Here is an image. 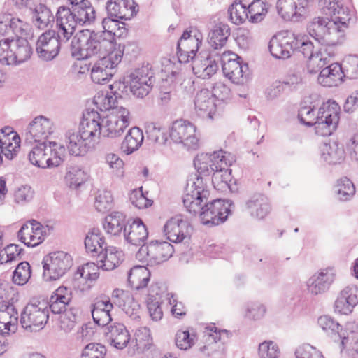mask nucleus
I'll list each match as a JSON object with an SVG mask.
<instances>
[{"mask_svg": "<svg viewBox=\"0 0 358 358\" xmlns=\"http://www.w3.org/2000/svg\"><path fill=\"white\" fill-rule=\"evenodd\" d=\"M319 6L327 17H315L307 24L309 35L321 45H338L343 42L344 31L350 20L348 8L339 0H320Z\"/></svg>", "mask_w": 358, "mask_h": 358, "instance_id": "obj_1", "label": "nucleus"}, {"mask_svg": "<svg viewBox=\"0 0 358 358\" xmlns=\"http://www.w3.org/2000/svg\"><path fill=\"white\" fill-rule=\"evenodd\" d=\"M210 192L207 189V195L203 197L199 194L189 193V188L183 196L182 201L187 210L193 215H199L201 222L205 225L216 226L224 222L231 213L233 203L230 200L221 199L208 201Z\"/></svg>", "mask_w": 358, "mask_h": 358, "instance_id": "obj_2", "label": "nucleus"}, {"mask_svg": "<svg viewBox=\"0 0 358 358\" xmlns=\"http://www.w3.org/2000/svg\"><path fill=\"white\" fill-rule=\"evenodd\" d=\"M69 6H61L56 13L57 26L69 41L77 27L93 25L98 20L95 8L90 0H67Z\"/></svg>", "mask_w": 358, "mask_h": 358, "instance_id": "obj_3", "label": "nucleus"}, {"mask_svg": "<svg viewBox=\"0 0 358 358\" xmlns=\"http://www.w3.org/2000/svg\"><path fill=\"white\" fill-rule=\"evenodd\" d=\"M115 36L116 33L113 30H80L72 38L71 55L75 59L80 60L87 59L97 54L106 53L116 48Z\"/></svg>", "mask_w": 358, "mask_h": 358, "instance_id": "obj_4", "label": "nucleus"}, {"mask_svg": "<svg viewBox=\"0 0 358 358\" xmlns=\"http://www.w3.org/2000/svg\"><path fill=\"white\" fill-rule=\"evenodd\" d=\"M222 150L214 151L213 153L198 154L194 159V166L196 170L194 175H191L187 182L186 188H189V193L199 194L203 197L207 195V182L210 180V175L213 174L215 169L220 167L224 162V154Z\"/></svg>", "mask_w": 358, "mask_h": 358, "instance_id": "obj_5", "label": "nucleus"}, {"mask_svg": "<svg viewBox=\"0 0 358 358\" xmlns=\"http://www.w3.org/2000/svg\"><path fill=\"white\" fill-rule=\"evenodd\" d=\"M268 50L271 55L278 59H286L290 57L291 50H297L302 53L304 58L309 60V63H313L315 60L322 57V49L314 52V45L306 35L293 34L292 37L285 36L282 38L273 36L268 43Z\"/></svg>", "mask_w": 358, "mask_h": 358, "instance_id": "obj_6", "label": "nucleus"}, {"mask_svg": "<svg viewBox=\"0 0 358 358\" xmlns=\"http://www.w3.org/2000/svg\"><path fill=\"white\" fill-rule=\"evenodd\" d=\"M124 49L125 45L119 43L117 49L107 52L106 55L94 64L90 75L94 83L104 85L111 80L116 72V67L122 59Z\"/></svg>", "mask_w": 358, "mask_h": 358, "instance_id": "obj_7", "label": "nucleus"}, {"mask_svg": "<svg viewBox=\"0 0 358 358\" xmlns=\"http://www.w3.org/2000/svg\"><path fill=\"white\" fill-rule=\"evenodd\" d=\"M50 148L46 143H41L34 146L28 155L29 162L34 166L42 168H53L59 166L65 158V147L58 145L56 142L49 141Z\"/></svg>", "mask_w": 358, "mask_h": 358, "instance_id": "obj_8", "label": "nucleus"}, {"mask_svg": "<svg viewBox=\"0 0 358 358\" xmlns=\"http://www.w3.org/2000/svg\"><path fill=\"white\" fill-rule=\"evenodd\" d=\"M43 278L46 281L59 279L72 266L70 255L63 251H56L45 255L42 261Z\"/></svg>", "mask_w": 358, "mask_h": 358, "instance_id": "obj_9", "label": "nucleus"}, {"mask_svg": "<svg viewBox=\"0 0 358 358\" xmlns=\"http://www.w3.org/2000/svg\"><path fill=\"white\" fill-rule=\"evenodd\" d=\"M130 92L136 98L143 99L152 90L155 83L152 65L147 64L136 68L129 75Z\"/></svg>", "mask_w": 358, "mask_h": 358, "instance_id": "obj_10", "label": "nucleus"}, {"mask_svg": "<svg viewBox=\"0 0 358 358\" xmlns=\"http://www.w3.org/2000/svg\"><path fill=\"white\" fill-rule=\"evenodd\" d=\"M341 114V107L334 100L329 99L323 103L318 110L320 124L317 126V135L329 136L336 129Z\"/></svg>", "mask_w": 358, "mask_h": 358, "instance_id": "obj_11", "label": "nucleus"}, {"mask_svg": "<svg viewBox=\"0 0 358 358\" xmlns=\"http://www.w3.org/2000/svg\"><path fill=\"white\" fill-rule=\"evenodd\" d=\"M196 128L192 122L182 119L174 121L169 130V137L176 143H182L187 150H197L199 139Z\"/></svg>", "mask_w": 358, "mask_h": 358, "instance_id": "obj_12", "label": "nucleus"}, {"mask_svg": "<svg viewBox=\"0 0 358 358\" xmlns=\"http://www.w3.org/2000/svg\"><path fill=\"white\" fill-rule=\"evenodd\" d=\"M194 57L191 66L194 74L200 78H210L218 70L220 53L215 50H202L196 55H192Z\"/></svg>", "mask_w": 358, "mask_h": 358, "instance_id": "obj_13", "label": "nucleus"}, {"mask_svg": "<svg viewBox=\"0 0 358 358\" xmlns=\"http://www.w3.org/2000/svg\"><path fill=\"white\" fill-rule=\"evenodd\" d=\"M47 306L44 308L34 304H27L20 315V324L23 329L30 332L43 328L49 317Z\"/></svg>", "mask_w": 358, "mask_h": 358, "instance_id": "obj_14", "label": "nucleus"}, {"mask_svg": "<svg viewBox=\"0 0 358 358\" xmlns=\"http://www.w3.org/2000/svg\"><path fill=\"white\" fill-rule=\"evenodd\" d=\"M336 275V272L334 267L320 269L306 281L308 292L313 296L325 294L334 283Z\"/></svg>", "mask_w": 358, "mask_h": 358, "instance_id": "obj_15", "label": "nucleus"}, {"mask_svg": "<svg viewBox=\"0 0 358 358\" xmlns=\"http://www.w3.org/2000/svg\"><path fill=\"white\" fill-rule=\"evenodd\" d=\"M190 223L178 215L168 220L164 226V232L171 242L180 243L190 239Z\"/></svg>", "mask_w": 358, "mask_h": 358, "instance_id": "obj_16", "label": "nucleus"}, {"mask_svg": "<svg viewBox=\"0 0 358 358\" xmlns=\"http://www.w3.org/2000/svg\"><path fill=\"white\" fill-rule=\"evenodd\" d=\"M327 64V58H319L317 66L322 69L317 78L318 83L324 87L338 86L341 84L345 78L341 64L335 62L324 67Z\"/></svg>", "mask_w": 358, "mask_h": 358, "instance_id": "obj_17", "label": "nucleus"}, {"mask_svg": "<svg viewBox=\"0 0 358 358\" xmlns=\"http://www.w3.org/2000/svg\"><path fill=\"white\" fill-rule=\"evenodd\" d=\"M226 164H221L220 167L215 169V172L210 178L215 189L220 191L229 189L231 192L238 191L236 180L231 176V169L228 166L231 165V162L224 155Z\"/></svg>", "mask_w": 358, "mask_h": 358, "instance_id": "obj_18", "label": "nucleus"}, {"mask_svg": "<svg viewBox=\"0 0 358 358\" xmlns=\"http://www.w3.org/2000/svg\"><path fill=\"white\" fill-rule=\"evenodd\" d=\"M122 0H108L106 3V10L108 17L101 20L102 28L105 30H113L115 31V27H118L117 30L120 31L119 36L125 33L126 29L124 27H120V15H123V13L127 10L122 8ZM122 25L125 23L121 22Z\"/></svg>", "mask_w": 358, "mask_h": 358, "instance_id": "obj_19", "label": "nucleus"}, {"mask_svg": "<svg viewBox=\"0 0 358 358\" xmlns=\"http://www.w3.org/2000/svg\"><path fill=\"white\" fill-rule=\"evenodd\" d=\"M129 111L127 108L122 106L117 108V113L110 116L106 120V128L108 131L106 136L109 138L121 136L129 124Z\"/></svg>", "mask_w": 358, "mask_h": 358, "instance_id": "obj_20", "label": "nucleus"}, {"mask_svg": "<svg viewBox=\"0 0 358 358\" xmlns=\"http://www.w3.org/2000/svg\"><path fill=\"white\" fill-rule=\"evenodd\" d=\"M127 231L124 233L125 241L134 245L139 246L148 238V231L140 217L128 220Z\"/></svg>", "mask_w": 358, "mask_h": 358, "instance_id": "obj_21", "label": "nucleus"}, {"mask_svg": "<svg viewBox=\"0 0 358 358\" xmlns=\"http://www.w3.org/2000/svg\"><path fill=\"white\" fill-rule=\"evenodd\" d=\"M210 24L212 27L208 34V43L213 48L214 50L223 48L228 38L231 34V30L229 25L220 20H213Z\"/></svg>", "mask_w": 358, "mask_h": 358, "instance_id": "obj_22", "label": "nucleus"}, {"mask_svg": "<svg viewBox=\"0 0 358 358\" xmlns=\"http://www.w3.org/2000/svg\"><path fill=\"white\" fill-rule=\"evenodd\" d=\"M28 134L36 143H46L49 135L52 134V122L44 116L40 115L34 118L28 125Z\"/></svg>", "mask_w": 358, "mask_h": 358, "instance_id": "obj_23", "label": "nucleus"}, {"mask_svg": "<svg viewBox=\"0 0 358 358\" xmlns=\"http://www.w3.org/2000/svg\"><path fill=\"white\" fill-rule=\"evenodd\" d=\"M319 326L327 334L334 336V341L341 340V350L345 348L346 343L348 341V331L343 329L333 317L329 315L320 316L317 320Z\"/></svg>", "mask_w": 358, "mask_h": 358, "instance_id": "obj_24", "label": "nucleus"}, {"mask_svg": "<svg viewBox=\"0 0 358 358\" xmlns=\"http://www.w3.org/2000/svg\"><path fill=\"white\" fill-rule=\"evenodd\" d=\"M252 217L263 220L271 211L269 199L263 194H255L245 203Z\"/></svg>", "mask_w": 358, "mask_h": 358, "instance_id": "obj_25", "label": "nucleus"}, {"mask_svg": "<svg viewBox=\"0 0 358 358\" xmlns=\"http://www.w3.org/2000/svg\"><path fill=\"white\" fill-rule=\"evenodd\" d=\"M203 35L196 29L191 28L185 30L177 42L176 49L183 48V51H189L194 55L198 54V50L202 43Z\"/></svg>", "mask_w": 358, "mask_h": 358, "instance_id": "obj_26", "label": "nucleus"}, {"mask_svg": "<svg viewBox=\"0 0 358 358\" xmlns=\"http://www.w3.org/2000/svg\"><path fill=\"white\" fill-rule=\"evenodd\" d=\"M124 254L115 247H106L97 257V270L100 268L105 271H112L119 266L123 261Z\"/></svg>", "mask_w": 358, "mask_h": 358, "instance_id": "obj_27", "label": "nucleus"}, {"mask_svg": "<svg viewBox=\"0 0 358 358\" xmlns=\"http://www.w3.org/2000/svg\"><path fill=\"white\" fill-rule=\"evenodd\" d=\"M84 243L86 252L94 257H97L108 246L104 236L98 228H93L88 231Z\"/></svg>", "mask_w": 358, "mask_h": 358, "instance_id": "obj_28", "label": "nucleus"}, {"mask_svg": "<svg viewBox=\"0 0 358 358\" xmlns=\"http://www.w3.org/2000/svg\"><path fill=\"white\" fill-rule=\"evenodd\" d=\"M11 48H13V65H19L30 59L33 49L26 37L22 36L11 38Z\"/></svg>", "mask_w": 358, "mask_h": 358, "instance_id": "obj_29", "label": "nucleus"}, {"mask_svg": "<svg viewBox=\"0 0 358 358\" xmlns=\"http://www.w3.org/2000/svg\"><path fill=\"white\" fill-rule=\"evenodd\" d=\"M66 137L67 138V148L71 155L84 156L91 148H94V143H90L84 138H81L79 133L68 131Z\"/></svg>", "mask_w": 358, "mask_h": 358, "instance_id": "obj_30", "label": "nucleus"}, {"mask_svg": "<svg viewBox=\"0 0 358 358\" xmlns=\"http://www.w3.org/2000/svg\"><path fill=\"white\" fill-rule=\"evenodd\" d=\"M220 63L224 74L230 79H238L241 69H239L241 57L231 52L220 53Z\"/></svg>", "mask_w": 358, "mask_h": 358, "instance_id": "obj_31", "label": "nucleus"}, {"mask_svg": "<svg viewBox=\"0 0 358 358\" xmlns=\"http://www.w3.org/2000/svg\"><path fill=\"white\" fill-rule=\"evenodd\" d=\"M129 221L126 220V215L121 212H113L106 216L103 224L105 231L111 235L119 236L122 231H127Z\"/></svg>", "mask_w": 358, "mask_h": 358, "instance_id": "obj_32", "label": "nucleus"}, {"mask_svg": "<svg viewBox=\"0 0 358 358\" xmlns=\"http://www.w3.org/2000/svg\"><path fill=\"white\" fill-rule=\"evenodd\" d=\"M29 10L33 15L35 25L39 28L46 27L55 22L57 24L56 15H54L50 9L42 3L41 0L35 3L34 8H31Z\"/></svg>", "mask_w": 358, "mask_h": 358, "instance_id": "obj_33", "label": "nucleus"}, {"mask_svg": "<svg viewBox=\"0 0 358 358\" xmlns=\"http://www.w3.org/2000/svg\"><path fill=\"white\" fill-rule=\"evenodd\" d=\"M308 0H289L285 2V6L278 12L280 13L285 10V14H282L284 19L292 18L299 20V17L305 16L308 13Z\"/></svg>", "mask_w": 358, "mask_h": 358, "instance_id": "obj_34", "label": "nucleus"}, {"mask_svg": "<svg viewBox=\"0 0 358 358\" xmlns=\"http://www.w3.org/2000/svg\"><path fill=\"white\" fill-rule=\"evenodd\" d=\"M143 131L137 127L131 128L121 144V150L126 155H130L138 150L143 142Z\"/></svg>", "mask_w": 358, "mask_h": 358, "instance_id": "obj_35", "label": "nucleus"}, {"mask_svg": "<svg viewBox=\"0 0 358 358\" xmlns=\"http://www.w3.org/2000/svg\"><path fill=\"white\" fill-rule=\"evenodd\" d=\"M194 106L197 111L206 113L208 117H211L216 108V103L211 91L206 88L199 91L195 96Z\"/></svg>", "mask_w": 358, "mask_h": 358, "instance_id": "obj_36", "label": "nucleus"}, {"mask_svg": "<svg viewBox=\"0 0 358 358\" xmlns=\"http://www.w3.org/2000/svg\"><path fill=\"white\" fill-rule=\"evenodd\" d=\"M345 155L343 146L336 142H333L323 145L321 157L329 164H337L344 159Z\"/></svg>", "mask_w": 358, "mask_h": 358, "instance_id": "obj_37", "label": "nucleus"}, {"mask_svg": "<svg viewBox=\"0 0 358 358\" xmlns=\"http://www.w3.org/2000/svg\"><path fill=\"white\" fill-rule=\"evenodd\" d=\"M158 289L159 287L157 284L151 285L145 300L149 315L154 321L160 320L163 316L159 299L158 298Z\"/></svg>", "mask_w": 358, "mask_h": 358, "instance_id": "obj_38", "label": "nucleus"}, {"mask_svg": "<svg viewBox=\"0 0 358 358\" xmlns=\"http://www.w3.org/2000/svg\"><path fill=\"white\" fill-rule=\"evenodd\" d=\"M29 230L31 232L29 241L24 243V245L29 248H35L43 242L46 231L43 225L36 220H29Z\"/></svg>", "mask_w": 358, "mask_h": 358, "instance_id": "obj_39", "label": "nucleus"}, {"mask_svg": "<svg viewBox=\"0 0 358 358\" xmlns=\"http://www.w3.org/2000/svg\"><path fill=\"white\" fill-rule=\"evenodd\" d=\"M101 122L80 121L78 133L80 134L81 138H84L90 143L94 144L95 137H99L101 135Z\"/></svg>", "mask_w": 358, "mask_h": 358, "instance_id": "obj_40", "label": "nucleus"}, {"mask_svg": "<svg viewBox=\"0 0 358 358\" xmlns=\"http://www.w3.org/2000/svg\"><path fill=\"white\" fill-rule=\"evenodd\" d=\"M154 241V262L157 264L165 262L173 256L176 251L174 247L166 241Z\"/></svg>", "mask_w": 358, "mask_h": 358, "instance_id": "obj_41", "label": "nucleus"}, {"mask_svg": "<svg viewBox=\"0 0 358 358\" xmlns=\"http://www.w3.org/2000/svg\"><path fill=\"white\" fill-rule=\"evenodd\" d=\"M88 178V175L80 167L70 166L66 174L65 179L71 189H76L84 184Z\"/></svg>", "mask_w": 358, "mask_h": 358, "instance_id": "obj_42", "label": "nucleus"}, {"mask_svg": "<svg viewBox=\"0 0 358 358\" xmlns=\"http://www.w3.org/2000/svg\"><path fill=\"white\" fill-rule=\"evenodd\" d=\"M298 119L301 124L307 127H315V133L317 135V126L320 124L318 114L315 116L314 106H301L298 112Z\"/></svg>", "mask_w": 358, "mask_h": 358, "instance_id": "obj_43", "label": "nucleus"}, {"mask_svg": "<svg viewBox=\"0 0 358 358\" xmlns=\"http://www.w3.org/2000/svg\"><path fill=\"white\" fill-rule=\"evenodd\" d=\"M148 139L154 143L164 145L168 140V131L165 127L151 122L146 127Z\"/></svg>", "mask_w": 358, "mask_h": 358, "instance_id": "obj_44", "label": "nucleus"}, {"mask_svg": "<svg viewBox=\"0 0 358 358\" xmlns=\"http://www.w3.org/2000/svg\"><path fill=\"white\" fill-rule=\"evenodd\" d=\"M248 10L246 16L250 22H260L267 13L266 3L261 0H255L248 6Z\"/></svg>", "mask_w": 358, "mask_h": 358, "instance_id": "obj_45", "label": "nucleus"}, {"mask_svg": "<svg viewBox=\"0 0 358 358\" xmlns=\"http://www.w3.org/2000/svg\"><path fill=\"white\" fill-rule=\"evenodd\" d=\"M94 207L100 213H105L113 207L112 193L108 190H99L95 197Z\"/></svg>", "mask_w": 358, "mask_h": 358, "instance_id": "obj_46", "label": "nucleus"}, {"mask_svg": "<svg viewBox=\"0 0 358 358\" xmlns=\"http://www.w3.org/2000/svg\"><path fill=\"white\" fill-rule=\"evenodd\" d=\"M336 188V192L341 201H348L355 194V187L353 182L347 177L338 180Z\"/></svg>", "mask_w": 358, "mask_h": 358, "instance_id": "obj_47", "label": "nucleus"}, {"mask_svg": "<svg viewBox=\"0 0 358 358\" xmlns=\"http://www.w3.org/2000/svg\"><path fill=\"white\" fill-rule=\"evenodd\" d=\"M196 334L190 333L189 330L178 331L175 336L176 346L182 350L190 349L195 343Z\"/></svg>", "mask_w": 358, "mask_h": 358, "instance_id": "obj_48", "label": "nucleus"}, {"mask_svg": "<svg viewBox=\"0 0 358 358\" xmlns=\"http://www.w3.org/2000/svg\"><path fill=\"white\" fill-rule=\"evenodd\" d=\"M31 275V266L28 262H21L13 272L12 281L17 285H24Z\"/></svg>", "mask_w": 358, "mask_h": 358, "instance_id": "obj_49", "label": "nucleus"}, {"mask_svg": "<svg viewBox=\"0 0 358 358\" xmlns=\"http://www.w3.org/2000/svg\"><path fill=\"white\" fill-rule=\"evenodd\" d=\"M345 77L347 79L353 80L358 78V56L356 55H348L341 64Z\"/></svg>", "mask_w": 358, "mask_h": 358, "instance_id": "obj_50", "label": "nucleus"}, {"mask_svg": "<svg viewBox=\"0 0 358 358\" xmlns=\"http://www.w3.org/2000/svg\"><path fill=\"white\" fill-rule=\"evenodd\" d=\"M62 313H64V315L61 317V328L66 331H70L77 322L79 309L70 308L67 310L65 308Z\"/></svg>", "mask_w": 358, "mask_h": 358, "instance_id": "obj_51", "label": "nucleus"}, {"mask_svg": "<svg viewBox=\"0 0 358 358\" xmlns=\"http://www.w3.org/2000/svg\"><path fill=\"white\" fill-rule=\"evenodd\" d=\"M106 354V347L98 343L87 344L82 351L81 358H104Z\"/></svg>", "mask_w": 358, "mask_h": 358, "instance_id": "obj_52", "label": "nucleus"}, {"mask_svg": "<svg viewBox=\"0 0 358 358\" xmlns=\"http://www.w3.org/2000/svg\"><path fill=\"white\" fill-rule=\"evenodd\" d=\"M111 94L116 98L122 99L123 96L129 95L130 92V84L129 82V75L123 77L119 80L114 82L109 85Z\"/></svg>", "mask_w": 358, "mask_h": 358, "instance_id": "obj_53", "label": "nucleus"}, {"mask_svg": "<svg viewBox=\"0 0 358 358\" xmlns=\"http://www.w3.org/2000/svg\"><path fill=\"white\" fill-rule=\"evenodd\" d=\"M13 56L11 38L0 40V63L3 65H13Z\"/></svg>", "mask_w": 358, "mask_h": 358, "instance_id": "obj_54", "label": "nucleus"}, {"mask_svg": "<svg viewBox=\"0 0 358 358\" xmlns=\"http://www.w3.org/2000/svg\"><path fill=\"white\" fill-rule=\"evenodd\" d=\"M129 200L132 205L138 209L151 206L153 203L143 192V187H141L138 189H134L129 194Z\"/></svg>", "mask_w": 358, "mask_h": 358, "instance_id": "obj_55", "label": "nucleus"}, {"mask_svg": "<svg viewBox=\"0 0 358 358\" xmlns=\"http://www.w3.org/2000/svg\"><path fill=\"white\" fill-rule=\"evenodd\" d=\"M258 353L260 358H278L280 351L273 341H264L259 345Z\"/></svg>", "mask_w": 358, "mask_h": 358, "instance_id": "obj_56", "label": "nucleus"}, {"mask_svg": "<svg viewBox=\"0 0 358 358\" xmlns=\"http://www.w3.org/2000/svg\"><path fill=\"white\" fill-rule=\"evenodd\" d=\"M241 10H243V13L246 10L245 6L242 4L241 1L238 3L235 1L228 8L229 18L236 24H240L244 22V19L241 15Z\"/></svg>", "mask_w": 358, "mask_h": 358, "instance_id": "obj_57", "label": "nucleus"}, {"mask_svg": "<svg viewBox=\"0 0 358 358\" xmlns=\"http://www.w3.org/2000/svg\"><path fill=\"white\" fill-rule=\"evenodd\" d=\"M10 33L15 34V38L22 36L27 37L29 35V26L28 24L24 22L19 18H16L12 16V20L10 22Z\"/></svg>", "mask_w": 358, "mask_h": 358, "instance_id": "obj_58", "label": "nucleus"}, {"mask_svg": "<svg viewBox=\"0 0 358 358\" xmlns=\"http://www.w3.org/2000/svg\"><path fill=\"white\" fill-rule=\"evenodd\" d=\"M207 329L211 332L208 336L209 339L211 338L215 343L220 342L222 345H224L231 336V333L227 329H220L215 326V324H213V326H209Z\"/></svg>", "mask_w": 358, "mask_h": 358, "instance_id": "obj_59", "label": "nucleus"}, {"mask_svg": "<svg viewBox=\"0 0 358 358\" xmlns=\"http://www.w3.org/2000/svg\"><path fill=\"white\" fill-rule=\"evenodd\" d=\"M211 94L215 100L225 101L231 97V90L227 85L219 82L214 85Z\"/></svg>", "mask_w": 358, "mask_h": 358, "instance_id": "obj_60", "label": "nucleus"}, {"mask_svg": "<svg viewBox=\"0 0 358 358\" xmlns=\"http://www.w3.org/2000/svg\"><path fill=\"white\" fill-rule=\"evenodd\" d=\"M302 78L299 73L295 72L288 73L281 83L284 85V89L287 92H293L297 89L299 85L301 84Z\"/></svg>", "mask_w": 358, "mask_h": 358, "instance_id": "obj_61", "label": "nucleus"}, {"mask_svg": "<svg viewBox=\"0 0 358 358\" xmlns=\"http://www.w3.org/2000/svg\"><path fill=\"white\" fill-rule=\"evenodd\" d=\"M356 306L350 302L344 295L340 292L334 303L335 311L343 315L351 313Z\"/></svg>", "mask_w": 358, "mask_h": 358, "instance_id": "obj_62", "label": "nucleus"}, {"mask_svg": "<svg viewBox=\"0 0 358 358\" xmlns=\"http://www.w3.org/2000/svg\"><path fill=\"white\" fill-rule=\"evenodd\" d=\"M266 308L259 303H250L248 305L245 317L249 319L257 320L264 317L266 313Z\"/></svg>", "mask_w": 358, "mask_h": 358, "instance_id": "obj_63", "label": "nucleus"}, {"mask_svg": "<svg viewBox=\"0 0 358 358\" xmlns=\"http://www.w3.org/2000/svg\"><path fill=\"white\" fill-rule=\"evenodd\" d=\"M295 355L296 358H323V355L310 345L297 348Z\"/></svg>", "mask_w": 358, "mask_h": 358, "instance_id": "obj_64", "label": "nucleus"}]
</instances>
